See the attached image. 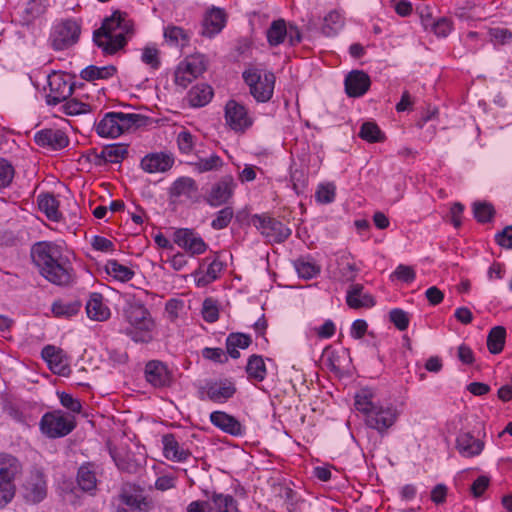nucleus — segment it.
Segmentation results:
<instances>
[{
	"mask_svg": "<svg viewBox=\"0 0 512 512\" xmlns=\"http://www.w3.org/2000/svg\"><path fill=\"white\" fill-rule=\"evenodd\" d=\"M235 393V385L227 379L210 384L207 388V396L213 402H224L233 397Z\"/></svg>",
	"mask_w": 512,
	"mask_h": 512,
	"instance_id": "obj_25",
	"label": "nucleus"
},
{
	"mask_svg": "<svg viewBox=\"0 0 512 512\" xmlns=\"http://www.w3.org/2000/svg\"><path fill=\"white\" fill-rule=\"evenodd\" d=\"M234 187L235 182L233 177L226 175L212 186L205 200L209 205L213 207L225 204L232 197Z\"/></svg>",
	"mask_w": 512,
	"mask_h": 512,
	"instance_id": "obj_13",
	"label": "nucleus"
},
{
	"mask_svg": "<svg viewBox=\"0 0 512 512\" xmlns=\"http://www.w3.org/2000/svg\"><path fill=\"white\" fill-rule=\"evenodd\" d=\"M164 37L167 41L175 45H178L180 41H188L187 34L178 26H168L164 31Z\"/></svg>",
	"mask_w": 512,
	"mask_h": 512,
	"instance_id": "obj_57",
	"label": "nucleus"
},
{
	"mask_svg": "<svg viewBox=\"0 0 512 512\" xmlns=\"http://www.w3.org/2000/svg\"><path fill=\"white\" fill-rule=\"evenodd\" d=\"M25 498L31 503L41 502L47 495V484L43 472L35 469L24 485Z\"/></svg>",
	"mask_w": 512,
	"mask_h": 512,
	"instance_id": "obj_14",
	"label": "nucleus"
},
{
	"mask_svg": "<svg viewBox=\"0 0 512 512\" xmlns=\"http://www.w3.org/2000/svg\"><path fill=\"white\" fill-rule=\"evenodd\" d=\"M198 191V186L194 179L190 177H180L174 181L170 188L171 197L185 196L191 198Z\"/></svg>",
	"mask_w": 512,
	"mask_h": 512,
	"instance_id": "obj_29",
	"label": "nucleus"
},
{
	"mask_svg": "<svg viewBox=\"0 0 512 512\" xmlns=\"http://www.w3.org/2000/svg\"><path fill=\"white\" fill-rule=\"evenodd\" d=\"M144 119L139 114H125L122 112H108L103 119L97 124L96 132L100 137L116 138L122 135L132 126L140 125Z\"/></svg>",
	"mask_w": 512,
	"mask_h": 512,
	"instance_id": "obj_4",
	"label": "nucleus"
},
{
	"mask_svg": "<svg viewBox=\"0 0 512 512\" xmlns=\"http://www.w3.org/2000/svg\"><path fill=\"white\" fill-rule=\"evenodd\" d=\"M298 275L304 279H311L320 273V268L314 262L303 258L297 259L294 263Z\"/></svg>",
	"mask_w": 512,
	"mask_h": 512,
	"instance_id": "obj_47",
	"label": "nucleus"
},
{
	"mask_svg": "<svg viewBox=\"0 0 512 512\" xmlns=\"http://www.w3.org/2000/svg\"><path fill=\"white\" fill-rule=\"evenodd\" d=\"M119 499L123 504L139 511H148L151 507L150 503L143 497L142 490L130 483L122 485Z\"/></svg>",
	"mask_w": 512,
	"mask_h": 512,
	"instance_id": "obj_18",
	"label": "nucleus"
},
{
	"mask_svg": "<svg viewBox=\"0 0 512 512\" xmlns=\"http://www.w3.org/2000/svg\"><path fill=\"white\" fill-rule=\"evenodd\" d=\"M81 27L73 20H65L54 27L51 34L52 47L55 50H64L74 45L80 36Z\"/></svg>",
	"mask_w": 512,
	"mask_h": 512,
	"instance_id": "obj_9",
	"label": "nucleus"
},
{
	"mask_svg": "<svg viewBox=\"0 0 512 512\" xmlns=\"http://www.w3.org/2000/svg\"><path fill=\"white\" fill-rule=\"evenodd\" d=\"M389 319L394 324V326L400 331L406 330L409 326V315L407 312L400 308L392 309L389 312Z\"/></svg>",
	"mask_w": 512,
	"mask_h": 512,
	"instance_id": "obj_50",
	"label": "nucleus"
},
{
	"mask_svg": "<svg viewBox=\"0 0 512 512\" xmlns=\"http://www.w3.org/2000/svg\"><path fill=\"white\" fill-rule=\"evenodd\" d=\"M397 412L392 407L376 406L366 418V423L370 428L379 432H384L390 428L396 421Z\"/></svg>",
	"mask_w": 512,
	"mask_h": 512,
	"instance_id": "obj_16",
	"label": "nucleus"
},
{
	"mask_svg": "<svg viewBox=\"0 0 512 512\" xmlns=\"http://www.w3.org/2000/svg\"><path fill=\"white\" fill-rule=\"evenodd\" d=\"M42 357L49 363L54 372L63 374L65 366L63 365V352L61 349L52 345H47L42 349Z\"/></svg>",
	"mask_w": 512,
	"mask_h": 512,
	"instance_id": "obj_33",
	"label": "nucleus"
},
{
	"mask_svg": "<svg viewBox=\"0 0 512 512\" xmlns=\"http://www.w3.org/2000/svg\"><path fill=\"white\" fill-rule=\"evenodd\" d=\"M144 374L146 381L154 388L170 387L173 382L172 372L165 363L159 360L147 362Z\"/></svg>",
	"mask_w": 512,
	"mask_h": 512,
	"instance_id": "obj_12",
	"label": "nucleus"
},
{
	"mask_svg": "<svg viewBox=\"0 0 512 512\" xmlns=\"http://www.w3.org/2000/svg\"><path fill=\"white\" fill-rule=\"evenodd\" d=\"M456 448L463 457H474L484 449V442L469 432H462L456 438Z\"/></svg>",
	"mask_w": 512,
	"mask_h": 512,
	"instance_id": "obj_22",
	"label": "nucleus"
},
{
	"mask_svg": "<svg viewBox=\"0 0 512 512\" xmlns=\"http://www.w3.org/2000/svg\"><path fill=\"white\" fill-rule=\"evenodd\" d=\"M430 26L433 32L440 37H446L452 29L451 21L445 17L439 18L437 21L432 22Z\"/></svg>",
	"mask_w": 512,
	"mask_h": 512,
	"instance_id": "obj_61",
	"label": "nucleus"
},
{
	"mask_svg": "<svg viewBox=\"0 0 512 512\" xmlns=\"http://www.w3.org/2000/svg\"><path fill=\"white\" fill-rule=\"evenodd\" d=\"M363 289L364 287L361 284H352L349 287L347 291L346 302L350 308L359 309V303L357 301L363 294Z\"/></svg>",
	"mask_w": 512,
	"mask_h": 512,
	"instance_id": "obj_58",
	"label": "nucleus"
},
{
	"mask_svg": "<svg viewBox=\"0 0 512 512\" xmlns=\"http://www.w3.org/2000/svg\"><path fill=\"white\" fill-rule=\"evenodd\" d=\"M392 277H396L405 283H411L414 281L416 274L411 266L400 264L393 272Z\"/></svg>",
	"mask_w": 512,
	"mask_h": 512,
	"instance_id": "obj_59",
	"label": "nucleus"
},
{
	"mask_svg": "<svg viewBox=\"0 0 512 512\" xmlns=\"http://www.w3.org/2000/svg\"><path fill=\"white\" fill-rule=\"evenodd\" d=\"M222 165V159L216 154H213L208 158H201L197 162L193 163L194 168L200 173L218 170Z\"/></svg>",
	"mask_w": 512,
	"mask_h": 512,
	"instance_id": "obj_48",
	"label": "nucleus"
},
{
	"mask_svg": "<svg viewBox=\"0 0 512 512\" xmlns=\"http://www.w3.org/2000/svg\"><path fill=\"white\" fill-rule=\"evenodd\" d=\"M38 205L50 220L58 221L61 217L58 211L59 202L52 194L40 195Z\"/></svg>",
	"mask_w": 512,
	"mask_h": 512,
	"instance_id": "obj_38",
	"label": "nucleus"
},
{
	"mask_svg": "<svg viewBox=\"0 0 512 512\" xmlns=\"http://www.w3.org/2000/svg\"><path fill=\"white\" fill-rule=\"evenodd\" d=\"M162 442L164 445V455L167 459L181 462L190 456V452L179 445L173 434L164 435Z\"/></svg>",
	"mask_w": 512,
	"mask_h": 512,
	"instance_id": "obj_27",
	"label": "nucleus"
},
{
	"mask_svg": "<svg viewBox=\"0 0 512 512\" xmlns=\"http://www.w3.org/2000/svg\"><path fill=\"white\" fill-rule=\"evenodd\" d=\"M31 258L40 274L52 284L68 286L73 281V268L63 254V247L54 242L35 243L31 248Z\"/></svg>",
	"mask_w": 512,
	"mask_h": 512,
	"instance_id": "obj_1",
	"label": "nucleus"
},
{
	"mask_svg": "<svg viewBox=\"0 0 512 512\" xmlns=\"http://www.w3.org/2000/svg\"><path fill=\"white\" fill-rule=\"evenodd\" d=\"M125 320L129 323L125 333L135 342L148 343L152 340L154 321L138 295H129L123 308Z\"/></svg>",
	"mask_w": 512,
	"mask_h": 512,
	"instance_id": "obj_3",
	"label": "nucleus"
},
{
	"mask_svg": "<svg viewBox=\"0 0 512 512\" xmlns=\"http://www.w3.org/2000/svg\"><path fill=\"white\" fill-rule=\"evenodd\" d=\"M473 213L478 222L487 223L493 219L495 209L493 205L488 202H475L473 204Z\"/></svg>",
	"mask_w": 512,
	"mask_h": 512,
	"instance_id": "obj_46",
	"label": "nucleus"
},
{
	"mask_svg": "<svg viewBox=\"0 0 512 512\" xmlns=\"http://www.w3.org/2000/svg\"><path fill=\"white\" fill-rule=\"evenodd\" d=\"M75 426L74 417L64 415L59 410L45 413L40 420V430L49 438L64 437L68 435Z\"/></svg>",
	"mask_w": 512,
	"mask_h": 512,
	"instance_id": "obj_7",
	"label": "nucleus"
},
{
	"mask_svg": "<svg viewBox=\"0 0 512 512\" xmlns=\"http://www.w3.org/2000/svg\"><path fill=\"white\" fill-rule=\"evenodd\" d=\"M335 185L332 183L320 185L316 191V199L323 204L331 203L335 198Z\"/></svg>",
	"mask_w": 512,
	"mask_h": 512,
	"instance_id": "obj_56",
	"label": "nucleus"
},
{
	"mask_svg": "<svg viewBox=\"0 0 512 512\" xmlns=\"http://www.w3.org/2000/svg\"><path fill=\"white\" fill-rule=\"evenodd\" d=\"M496 243L505 248L512 249V225L506 226L502 231L495 235Z\"/></svg>",
	"mask_w": 512,
	"mask_h": 512,
	"instance_id": "obj_62",
	"label": "nucleus"
},
{
	"mask_svg": "<svg viewBox=\"0 0 512 512\" xmlns=\"http://www.w3.org/2000/svg\"><path fill=\"white\" fill-rule=\"evenodd\" d=\"M66 74L53 73L48 77L49 94L46 99L49 105H57L66 101L73 93L74 85Z\"/></svg>",
	"mask_w": 512,
	"mask_h": 512,
	"instance_id": "obj_11",
	"label": "nucleus"
},
{
	"mask_svg": "<svg viewBox=\"0 0 512 512\" xmlns=\"http://www.w3.org/2000/svg\"><path fill=\"white\" fill-rule=\"evenodd\" d=\"M506 339V329L503 326L493 327L487 336V348L491 354L502 352Z\"/></svg>",
	"mask_w": 512,
	"mask_h": 512,
	"instance_id": "obj_34",
	"label": "nucleus"
},
{
	"mask_svg": "<svg viewBox=\"0 0 512 512\" xmlns=\"http://www.w3.org/2000/svg\"><path fill=\"white\" fill-rule=\"evenodd\" d=\"M131 35H133L132 21L126 18V14L115 11L103 20L99 29L94 31L93 40L104 54L112 55L126 45L127 38Z\"/></svg>",
	"mask_w": 512,
	"mask_h": 512,
	"instance_id": "obj_2",
	"label": "nucleus"
},
{
	"mask_svg": "<svg viewBox=\"0 0 512 512\" xmlns=\"http://www.w3.org/2000/svg\"><path fill=\"white\" fill-rule=\"evenodd\" d=\"M116 71L117 69L113 65H108L104 67L90 65L81 71L80 76L82 79L86 81H94L98 79H108L112 77L116 73Z\"/></svg>",
	"mask_w": 512,
	"mask_h": 512,
	"instance_id": "obj_35",
	"label": "nucleus"
},
{
	"mask_svg": "<svg viewBox=\"0 0 512 512\" xmlns=\"http://www.w3.org/2000/svg\"><path fill=\"white\" fill-rule=\"evenodd\" d=\"M105 270L108 275L122 282L129 281L134 276L133 270L116 260H109L105 265Z\"/></svg>",
	"mask_w": 512,
	"mask_h": 512,
	"instance_id": "obj_40",
	"label": "nucleus"
},
{
	"mask_svg": "<svg viewBox=\"0 0 512 512\" xmlns=\"http://www.w3.org/2000/svg\"><path fill=\"white\" fill-rule=\"evenodd\" d=\"M225 120L227 125L237 133H244L253 125L247 108L236 100H229L225 105Z\"/></svg>",
	"mask_w": 512,
	"mask_h": 512,
	"instance_id": "obj_10",
	"label": "nucleus"
},
{
	"mask_svg": "<svg viewBox=\"0 0 512 512\" xmlns=\"http://www.w3.org/2000/svg\"><path fill=\"white\" fill-rule=\"evenodd\" d=\"M179 66H182L192 78H197L206 70L204 57L202 55L187 57Z\"/></svg>",
	"mask_w": 512,
	"mask_h": 512,
	"instance_id": "obj_45",
	"label": "nucleus"
},
{
	"mask_svg": "<svg viewBox=\"0 0 512 512\" xmlns=\"http://www.w3.org/2000/svg\"><path fill=\"white\" fill-rule=\"evenodd\" d=\"M224 24V11L219 8H213L206 14L203 20L201 34L203 36L212 37L222 30Z\"/></svg>",
	"mask_w": 512,
	"mask_h": 512,
	"instance_id": "obj_24",
	"label": "nucleus"
},
{
	"mask_svg": "<svg viewBox=\"0 0 512 512\" xmlns=\"http://www.w3.org/2000/svg\"><path fill=\"white\" fill-rule=\"evenodd\" d=\"M89 107L90 106L88 104L72 98L66 101V103L62 106V109L66 115L73 116L87 113L89 111Z\"/></svg>",
	"mask_w": 512,
	"mask_h": 512,
	"instance_id": "obj_54",
	"label": "nucleus"
},
{
	"mask_svg": "<svg viewBox=\"0 0 512 512\" xmlns=\"http://www.w3.org/2000/svg\"><path fill=\"white\" fill-rule=\"evenodd\" d=\"M35 142L42 147L59 150L69 144L67 135L59 129H43L35 134Z\"/></svg>",
	"mask_w": 512,
	"mask_h": 512,
	"instance_id": "obj_21",
	"label": "nucleus"
},
{
	"mask_svg": "<svg viewBox=\"0 0 512 512\" xmlns=\"http://www.w3.org/2000/svg\"><path fill=\"white\" fill-rule=\"evenodd\" d=\"M77 482L80 488L85 492H90L96 489V475L89 465H82L78 469Z\"/></svg>",
	"mask_w": 512,
	"mask_h": 512,
	"instance_id": "obj_39",
	"label": "nucleus"
},
{
	"mask_svg": "<svg viewBox=\"0 0 512 512\" xmlns=\"http://www.w3.org/2000/svg\"><path fill=\"white\" fill-rule=\"evenodd\" d=\"M213 97V89L207 84H199L190 89L187 98L193 107H202L208 104Z\"/></svg>",
	"mask_w": 512,
	"mask_h": 512,
	"instance_id": "obj_28",
	"label": "nucleus"
},
{
	"mask_svg": "<svg viewBox=\"0 0 512 512\" xmlns=\"http://www.w3.org/2000/svg\"><path fill=\"white\" fill-rule=\"evenodd\" d=\"M251 221L269 242L281 243L291 235V230L288 227L268 215H254Z\"/></svg>",
	"mask_w": 512,
	"mask_h": 512,
	"instance_id": "obj_8",
	"label": "nucleus"
},
{
	"mask_svg": "<svg viewBox=\"0 0 512 512\" xmlns=\"http://www.w3.org/2000/svg\"><path fill=\"white\" fill-rule=\"evenodd\" d=\"M210 421L213 425L220 428L226 433L233 436H239L243 433V428L240 422L233 416L222 412L214 411L210 414Z\"/></svg>",
	"mask_w": 512,
	"mask_h": 512,
	"instance_id": "obj_23",
	"label": "nucleus"
},
{
	"mask_svg": "<svg viewBox=\"0 0 512 512\" xmlns=\"http://www.w3.org/2000/svg\"><path fill=\"white\" fill-rule=\"evenodd\" d=\"M14 167L6 159L0 158V188L8 187L14 178Z\"/></svg>",
	"mask_w": 512,
	"mask_h": 512,
	"instance_id": "obj_53",
	"label": "nucleus"
},
{
	"mask_svg": "<svg viewBox=\"0 0 512 512\" xmlns=\"http://www.w3.org/2000/svg\"><path fill=\"white\" fill-rule=\"evenodd\" d=\"M359 137L369 143L382 142L385 136L375 122H364L359 131Z\"/></svg>",
	"mask_w": 512,
	"mask_h": 512,
	"instance_id": "obj_41",
	"label": "nucleus"
},
{
	"mask_svg": "<svg viewBox=\"0 0 512 512\" xmlns=\"http://www.w3.org/2000/svg\"><path fill=\"white\" fill-rule=\"evenodd\" d=\"M177 143L182 153H189L194 146L193 135L188 131H182L178 134Z\"/></svg>",
	"mask_w": 512,
	"mask_h": 512,
	"instance_id": "obj_63",
	"label": "nucleus"
},
{
	"mask_svg": "<svg viewBox=\"0 0 512 512\" xmlns=\"http://www.w3.org/2000/svg\"><path fill=\"white\" fill-rule=\"evenodd\" d=\"M489 478L485 475L479 476L471 485V493L474 497H480L489 486Z\"/></svg>",
	"mask_w": 512,
	"mask_h": 512,
	"instance_id": "obj_64",
	"label": "nucleus"
},
{
	"mask_svg": "<svg viewBox=\"0 0 512 512\" xmlns=\"http://www.w3.org/2000/svg\"><path fill=\"white\" fill-rule=\"evenodd\" d=\"M128 155L125 145L114 144L106 146L101 152V158L106 162L118 163Z\"/></svg>",
	"mask_w": 512,
	"mask_h": 512,
	"instance_id": "obj_42",
	"label": "nucleus"
},
{
	"mask_svg": "<svg viewBox=\"0 0 512 512\" xmlns=\"http://www.w3.org/2000/svg\"><path fill=\"white\" fill-rule=\"evenodd\" d=\"M80 307L79 301H55L52 304V312L56 317H71L79 312Z\"/></svg>",
	"mask_w": 512,
	"mask_h": 512,
	"instance_id": "obj_43",
	"label": "nucleus"
},
{
	"mask_svg": "<svg viewBox=\"0 0 512 512\" xmlns=\"http://www.w3.org/2000/svg\"><path fill=\"white\" fill-rule=\"evenodd\" d=\"M202 315L205 321L213 323L218 320L219 310L215 300L206 298L202 305Z\"/></svg>",
	"mask_w": 512,
	"mask_h": 512,
	"instance_id": "obj_52",
	"label": "nucleus"
},
{
	"mask_svg": "<svg viewBox=\"0 0 512 512\" xmlns=\"http://www.w3.org/2000/svg\"><path fill=\"white\" fill-rule=\"evenodd\" d=\"M45 12L42 0H27L18 6L13 13V21L20 25H29L34 19Z\"/></svg>",
	"mask_w": 512,
	"mask_h": 512,
	"instance_id": "obj_19",
	"label": "nucleus"
},
{
	"mask_svg": "<svg viewBox=\"0 0 512 512\" xmlns=\"http://www.w3.org/2000/svg\"><path fill=\"white\" fill-rule=\"evenodd\" d=\"M354 406L356 410L364 413L368 418L369 413L377 406L372 401V393L368 389H362L355 395Z\"/></svg>",
	"mask_w": 512,
	"mask_h": 512,
	"instance_id": "obj_44",
	"label": "nucleus"
},
{
	"mask_svg": "<svg viewBox=\"0 0 512 512\" xmlns=\"http://www.w3.org/2000/svg\"><path fill=\"white\" fill-rule=\"evenodd\" d=\"M246 373L249 379L261 382L266 376V366L262 356L251 355L246 365Z\"/></svg>",
	"mask_w": 512,
	"mask_h": 512,
	"instance_id": "obj_37",
	"label": "nucleus"
},
{
	"mask_svg": "<svg viewBox=\"0 0 512 512\" xmlns=\"http://www.w3.org/2000/svg\"><path fill=\"white\" fill-rule=\"evenodd\" d=\"M251 337L243 333H231L226 339V349L228 354L237 359L240 357L238 348L245 349L251 344Z\"/></svg>",
	"mask_w": 512,
	"mask_h": 512,
	"instance_id": "obj_31",
	"label": "nucleus"
},
{
	"mask_svg": "<svg viewBox=\"0 0 512 512\" xmlns=\"http://www.w3.org/2000/svg\"><path fill=\"white\" fill-rule=\"evenodd\" d=\"M173 154L166 152H157L147 154L141 160V168L147 173H165L174 165Z\"/></svg>",
	"mask_w": 512,
	"mask_h": 512,
	"instance_id": "obj_15",
	"label": "nucleus"
},
{
	"mask_svg": "<svg viewBox=\"0 0 512 512\" xmlns=\"http://www.w3.org/2000/svg\"><path fill=\"white\" fill-rule=\"evenodd\" d=\"M174 242L190 252L191 255L202 254L206 251L207 245L200 236H197L193 230L181 228L174 233Z\"/></svg>",
	"mask_w": 512,
	"mask_h": 512,
	"instance_id": "obj_17",
	"label": "nucleus"
},
{
	"mask_svg": "<svg viewBox=\"0 0 512 512\" xmlns=\"http://www.w3.org/2000/svg\"><path fill=\"white\" fill-rule=\"evenodd\" d=\"M270 46H278L284 42L287 36V24L284 19L274 20L266 32Z\"/></svg>",
	"mask_w": 512,
	"mask_h": 512,
	"instance_id": "obj_32",
	"label": "nucleus"
},
{
	"mask_svg": "<svg viewBox=\"0 0 512 512\" xmlns=\"http://www.w3.org/2000/svg\"><path fill=\"white\" fill-rule=\"evenodd\" d=\"M20 471L21 464L17 458L0 453V506L6 505L14 497V479Z\"/></svg>",
	"mask_w": 512,
	"mask_h": 512,
	"instance_id": "obj_6",
	"label": "nucleus"
},
{
	"mask_svg": "<svg viewBox=\"0 0 512 512\" xmlns=\"http://www.w3.org/2000/svg\"><path fill=\"white\" fill-rule=\"evenodd\" d=\"M223 269V263L214 259L207 267L206 272L198 270L195 272V281L197 286L204 287L216 280Z\"/></svg>",
	"mask_w": 512,
	"mask_h": 512,
	"instance_id": "obj_30",
	"label": "nucleus"
},
{
	"mask_svg": "<svg viewBox=\"0 0 512 512\" xmlns=\"http://www.w3.org/2000/svg\"><path fill=\"white\" fill-rule=\"evenodd\" d=\"M86 312L90 319L105 321L110 317L109 308L103 303V296L100 293H93L86 304Z\"/></svg>",
	"mask_w": 512,
	"mask_h": 512,
	"instance_id": "obj_26",
	"label": "nucleus"
},
{
	"mask_svg": "<svg viewBox=\"0 0 512 512\" xmlns=\"http://www.w3.org/2000/svg\"><path fill=\"white\" fill-rule=\"evenodd\" d=\"M344 84L349 97H360L369 90L371 81L364 71L353 70L347 74Z\"/></svg>",
	"mask_w": 512,
	"mask_h": 512,
	"instance_id": "obj_20",
	"label": "nucleus"
},
{
	"mask_svg": "<svg viewBox=\"0 0 512 512\" xmlns=\"http://www.w3.org/2000/svg\"><path fill=\"white\" fill-rule=\"evenodd\" d=\"M242 76L257 102H268L272 98L276 79L274 73L251 68L245 70Z\"/></svg>",
	"mask_w": 512,
	"mask_h": 512,
	"instance_id": "obj_5",
	"label": "nucleus"
},
{
	"mask_svg": "<svg viewBox=\"0 0 512 512\" xmlns=\"http://www.w3.org/2000/svg\"><path fill=\"white\" fill-rule=\"evenodd\" d=\"M59 400L62 406H64L66 409L70 410L74 413H79L81 411V403L78 399L74 398L72 395L61 392L58 393Z\"/></svg>",
	"mask_w": 512,
	"mask_h": 512,
	"instance_id": "obj_60",
	"label": "nucleus"
},
{
	"mask_svg": "<svg viewBox=\"0 0 512 512\" xmlns=\"http://www.w3.org/2000/svg\"><path fill=\"white\" fill-rule=\"evenodd\" d=\"M233 214L234 212L231 207H225L221 209L211 223L212 228L215 230L226 228L231 222Z\"/></svg>",
	"mask_w": 512,
	"mask_h": 512,
	"instance_id": "obj_51",
	"label": "nucleus"
},
{
	"mask_svg": "<svg viewBox=\"0 0 512 512\" xmlns=\"http://www.w3.org/2000/svg\"><path fill=\"white\" fill-rule=\"evenodd\" d=\"M211 500L216 506L218 512H231L235 508L236 501L231 495H224L214 492L211 495Z\"/></svg>",
	"mask_w": 512,
	"mask_h": 512,
	"instance_id": "obj_49",
	"label": "nucleus"
},
{
	"mask_svg": "<svg viewBox=\"0 0 512 512\" xmlns=\"http://www.w3.org/2000/svg\"><path fill=\"white\" fill-rule=\"evenodd\" d=\"M344 26V19L338 11L329 12L323 19L322 33L327 36H335Z\"/></svg>",
	"mask_w": 512,
	"mask_h": 512,
	"instance_id": "obj_36",
	"label": "nucleus"
},
{
	"mask_svg": "<svg viewBox=\"0 0 512 512\" xmlns=\"http://www.w3.org/2000/svg\"><path fill=\"white\" fill-rule=\"evenodd\" d=\"M141 60L152 69H158L160 66L159 50L154 46L144 47Z\"/></svg>",
	"mask_w": 512,
	"mask_h": 512,
	"instance_id": "obj_55",
	"label": "nucleus"
}]
</instances>
